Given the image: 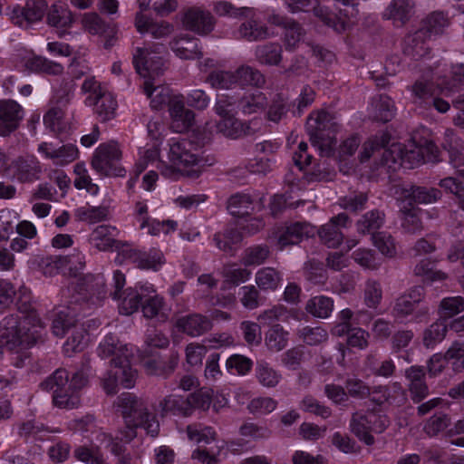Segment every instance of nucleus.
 <instances>
[{
    "label": "nucleus",
    "instance_id": "f257e3e1",
    "mask_svg": "<svg viewBox=\"0 0 464 464\" xmlns=\"http://www.w3.org/2000/svg\"><path fill=\"white\" fill-rule=\"evenodd\" d=\"M167 51L161 43H152L145 47H137L133 53V64L136 72L142 77L154 80L164 72V62L161 54ZM143 89L150 99L153 109H160L170 102L169 89L161 84L155 85L150 81H145Z\"/></svg>",
    "mask_w": 464,
    "mask_h": 464
},
{
    "label": "nucleus",
    "instance_id": "f03ea898",
    "mask_svg": "<svg viewBox=\"0 0 464 464\" xmlns=\"http://www.w3.org/2000/svg\"><path fill=\"white\" fill-rule=\"evenodd\" d=\"M97 353L102 359L111 357L110 364L114 368V371L108 372L107 377L102 379V388L107 394L117 393L119 382L127 389L134 386L138 373L130 366L132 352L128 345L121 343L115 335L110 334L100 343Z\"/></svg>",
    "mask_w": 464,
    "mask_h": 464
},
{
    "label": "nucleus",
    "instance_id": "7ed1b4c3",
    "mask_svg": "<svg viewBox=\"0 0 464 464\" xmlns=\"http://www.w3.org/2000/svg\"><path fill=\"white\" fill-rule=\"evenodd\" d=\"M22 316L8 315L0 323V346L8 352L28 349L41 339L40 319L35 312L18 308Z\"/></svg>",
    "mask_w": 464,
    "mask_h": 464
},
{
    "label": "nucleus",
    "instance_id": "20e7f679",
    "mask_svg": "<svg viewBox=\"0 0 464 464\" xmlns=\"http://www.w3.org/2000/svg\"><path fill=\"white\" fill-rule=\"evenodd\" d=\"M266 104L265 94L259 91L253 92H244L236 96L223 95L215 105L216 112L227 117L231 112L242 111L244 114L256 113L264 110ZM221 130L225 135L233 139H237L243 132V123L234 118H225L219 124Z\"/></svg>",
    "mask_w": 464,
    "mask_h": 464
},
{
    "label": "nucleus",
    "instance_id": "39448f33",
    "mask_svg": "<svg viewBox=\"0 0 464 464\" xmlns=\"http://www.w3.org/2000/svg\"><path fill=\"white\" fill-rule=\"evenodd\" d=\"M382 158L389 168L394 169L398 167L413 169L424 162H435L439 160V150L435 143L425 140L423 144L411 143L408 146L392 144L385 150Z\"/></svg>",
    "mask_w": 464,
    "mask_h": 464
},
{
    "label": "nucleus",
    "instance_id": "423d86ee",
    "mask_svg": "<svg viewBox=\"0 0 464 464\" xmlns=\"http://www.w3.org/2000/svg\"><path fill=\"white\" fill-rule=\"evenodd\" d=\"M115 404L121 411L125 423L141 426L153 438L159 435L160 423L156 416L150 412L143 399L130 392H123L117 398Z\"/></svg>",
    "mask_w": 464,
    "mask_h": 464
},
{
    "label": "nucleus",
    "instance_id": "0eeeda50",
    "mask_svg": "<svg viewBox=\"0 0 464 464\" xmlns=\"http://www.w3.org/2000/svg\"><path fill=\"white\" fill-rule=\"evenodd\" d=\"M430 307L426 301L425 289L421 285H415L399 295L393 303L392 315L397 321L402 322L410 315L417 323L428 320Z\"/></svg>",
    "mask_w": 464,
    "mask_h": 464
},
{
    "label": "nucleus",
    "instance_id": "6e6552de",
    "mask_svg": "<svg viewBox=\"0 0 464 464\" xmlns=\"http://www.w3.org/2000/svg\"><path fill=\"white\" fill-rule=\"evenodd\" d=\"M214 10L221 16L248 18L237 30V37L238 39L247 42H259L268 39L272 35L266 25L252 18L253 11L248 7L237 8L229 2L219 1L215 4Z\"/></svg>",
    "mask_w": 464,
    "mask_h": 464
},
{
    "label": "nucleus",
    "instance_id": "1a4fd4ad",
    "mask_svg": "<svg viewBox=\"0 0 464 464\" xmlns=\"http://www.w3.org/2000/svg\"><path fill=\"white\" fill-rule=\"evenodd\" d=\"M44 391L53 392V403L61 409H74L81 403L80 393L69 385V374L63 368L57 369L40 384Z\"/></svg>",
    "mask_w": 464,
    "mask_h": 464
},
{
    "label": "nucleus",
    "instance_id": "9d476101",
    "mask_svg": "<svg viewBox=\"0 0 464 464\" xmlns=\"http://www.w3.org/2000/svg\"><path fill=\"white\" fill-rule=\"evenodd\" d=\"M386 415L369 411L365 413L354 412L350 421L351 431L362 442L372 446L375 442L371 432L382 433L389 426Z\"/></svg>",
    "mask_w": 464,
    "mask_h": 464
},
{
    "label": "nucleus",
    "instance_id": "9b49d317",
    "mask_svg": "<svg viewBox=\"0 0 464 464\" xmlns=\"http://www.w3.org/2000/svg\"><path fill=\"white\" fill-rule=\"evenodd\" d=\"M72 302L97 306L106 296V283L102 274H86L77 277Z\"/></svg>",
    "mask_w": 464,
    "mask_h": 464
},
{
    "label": "nucleus",
    "instance_id": "f8f14e48",
    "mask_svg": "<svg viewBox=\"0 0 464 464\" xmlns=\"http://www.w3.org/2000/svg\"><path fill=\"white\" fill-rule=\"evenodd\" d=\"M121 160L119 144L111 140L99 145L93 154L92 166L102 176L124 177L126 169L121 166Z\"/></svg>",
    "mask_w": 464,
    "mask_h": 464
},
{
    "label": "nucleus",
    "instance_id": "ddd939ff",
    "mask_svg": "<svg viewBox=\"0 0 464 464\" xmlns=\"http://www.w3.org/2000/svg\"><path fill=\"white\" fill-rule=\"evenodd\" d=\"M391 192L398 200L413 206L432 204L442 197L439 188L417 186L412 183L394 184L391 187Z\"/></svg>",
    "mask_w": 464,
    "mask_h": 464
},
{
    "label": "nucleus",
    "instance_id": "4468645a",
    "mask_svg": "<svg viewBox=\"0 0 464 464\" xmlns=\"http://www.w3.org/2000/svg\"><path fill=\"white\" fill-rule=\"evenodd\" d=\"M333 126L328 112L321 111L311 113L306 121V130L312 143L318 145L322 150L324 146L335 144L336 139L329 131Z\"/></svg>",
    "mask_w": 464,
    "mask_h": 464
},
{
    "label": "nucleus",
    "instance_id": "2eb2a0df",
    "mask_svg": "<svg viewBox=\"0 0 464 464\" xmlns=\"http://www.w3.org/2000/svg\"><path fill=\"white\" fill-rule=\"evenodd\" d=\"M288 7L292 13L313 11L316 17L335 32L342 33L345 30V22L328 8L320 6L318 0H290Z\"/></svg>",
    "mask_w": 464,
    "mask_h": 464
},
{
    "label": "nucleus",
    "instance_id": "dca6fc26",
    "mask_svg": "<svg viewBox=\"0 0 464 464\" xmlns=\"http://www.w3.org/2000/svg\"><path fill=\"white\" fill-rule=\"evenodd\" d=\"M45 0H27L24 6H15L10 14L14 24L27 29L43 19L47 12Z\"/></svg>",
    "mask_w": 464,
    "mask_h": 464
},
{
    "label": "nucleus",
    "instance_id": "f3484780",
    "mask_svg": "<svg viewBox=\"0 0 464 464\" xmlns=\"http://www.w3.org/2000/svg\"><path fill=\"white\" fill-rule=\"evenodd\" d=\"M267 22L284 30V44L287 51L295 49L305 35L303 26L285 15L273 13L267 16Z\"/></svg>",
    "mask_w": 464,
    "mask_h": 464
},
{
    "label": "nucleus",
    "instance_id": "a211bd4d",
    "mask_svg": "<svg viewBox=\"0 0 464 464\" xmlns=\"http://www.w3.org/2000/svg\"><path fill=\"white\" fill-rule=\"evenodd\" d=\"M182 24L188 31L207 35L213 31L215 20L208 11L193 6L183 12Z\"/></svg>",
    "mask_w": 464,
    "mask_h": 464
},
{
    "label": "nucleus",
    "instance_id": "6ab92c4d",
    "mask_svg": "<svg viewBox=\"0 0 464 464\" xmlns=\"http://www.w3.org/2000/svg\"><path fill=\"white\" fill-rule=\"evenodd\" d=\"M169 160L178 167H189L201 162L199 148L193 141L182 139L170 145Z\"/></svg>",
    "mask_w": 464,
    "mask_h": 464
},
{
    "label": "nucleus",
    "instance_id": "aec40b11",
    "mask_svg": "<svg viewBox=\"0 0 464 464\" xmlns=\"http://www.w3.org/2000/svg\"><path fill=\"white\" fill-rule=\"evenodd\" d=\"M24 109L14 100H0V136L6 137L16 130L24 119Z\"/></svg>",
    "mask_w": 464,
    "mask_h": 464
},
{
    "label": "nucleus",
    "instance_id": "412c9836",
    "mask_svg": "<svg viewBox=\"0 0 464 464\" xmlns=\"http://www.w3.org/2000/svg\"><path fill=\"white\" fill-rule=\"evenodd\" d=\"M349 223H351V220L345 213H340L333 217L328 223L323 225L317 230L320 240L329 248L338 247L343 239L342 228Z\"/></svg>",
    "mask_w": 464,
    "mask_h": 464
},
{
    "label": "nucleus",
    "instance_id": "4be33fe9",
    "mask_svg": "<svg viewBox=\"0 0 464 464\" xmlns=\"http://www.w3.org/2000/svg\"><path fill=\"white\" fill-rule=\"evenodd\" d=\"M175 327L179 333L190 337H198L209 332L213 324L207 315L192 313L179 316L175 322Z\"/></svg>",
    "mask_w": 464,
    "mask_h": 464
},
{
    "label": "nucleus",
    "instance_id": "5701e85b",
    "mask_svg": "<svg viewBox=\"0 0 464 464\" xmlns=\"http://www.w3.org/2000/svg\"><path fill=\"white\" fill-rule=\"evenodd\" d=\"M404 376L408 381V391L411 401L414 403L424 401L429 395L425 367L412 365L405 370Z\"/></svg>",
    "mask_w": 464,
    "mask_h": 464
},
{
    "label": "nucleus",
    "instance_id": "b1692460",
    "mask_svg": "<svg viewBox=\"0 0 464 464\" xmlns=\"http://www.w3.org/2000/svg\"><path fill=\"white\" fill-rule=\"evenodd\" d=\"M122 255L140 269L157 271L165 263L163 253L156 248H151L149 251H140L128 246V247L122 249Z\"/></svg>",
    "mask_w": 464,
    "mask_h": 464
},
{
    "label": "nucleus",
    "instance_id": "393cba45",
    "mask_svg": "<svg viewBox=\"0 0 464 464\" xmlns=\"http://www.w3.org/2000/svg\"><path fill=\"white\" fill-rule=\"evenodd\" d=\"M314 234V227L306 222H295L283 227L277 237L280 249L295 246Z\"/></svg>",
    "mask_w": 464,
    "mask_h": 464
},
{
    "label": "nucleus",
    "instance_id": "a878e982",
    "mask_svg": "<svg viewBox=\"0 0 464 464\" xmlns=\"http://www.w3.org/2000/svg\"><path fill=\"white\" fill-rule=\"evenodd\" d=\"M116 227L108 225L97 226L90 235L91 244L100 251H108L116 248L122 253V249L128 247L127 243L114 238Z\"/></svg>",
    "mask_w": 464,
    "mask_h": 464
},
{
    "label": "nucleus",
    "instance_id": "bb28decb",
    "mask_svg": "<svg viewBox=\"0 0 464 464\" xmlns=\"http://www.w3.org/2000/svg\"><path fill=\"white\" fill-rule=\"evenodd\" d=\"M427 31L419 29L405 36L402 42V53L411 60L418 61L430 53Z\"/></svg>",
    "mask_w": 464,
    "mask_h": 464
},
{
    "label": "nucleus",
    "instance_id": "cd10ccee",
    "mask_svg": "<svg viewBox=\"0 0 464 464\" xmlns=\"http://www.w3.org/2000/svg\"><path fill=\"white\" fill-rule=\"evenodd\" d=\"M10 169L14 177L23 183L38 180L42 173L40 162L34 157H19L11 163Z\"/></svg>",
    "mask_w": 464,
    "mask_h": 464
},
{
    "label": "nucleus",
    "instance_id": "c85d7f7f",
    "mask_svg": "<svg viewBox=\"0 0 464 464\" xmlns=\"http://www.w3.org/2000/svg\"><path fill=\"white\" fill-rule=\"evenodd\" d=\"M408 88L411 92V102L415 106L425 110L431 108L433 95L436 92V86L432 79L420 77Z\"/></svg>",
    "mask_w": 464,
    "mask_h": 464
},
{
    "label": "nucleus",
    "instance_id": "c756f323",
    "mask_svg": "<svg viewBox=\"0 0 464 464\" xmlns=\"http://www.w3.org/2000/svg\"><path fill=\"white\" fill-rule=\"evenodd\" d=\"M412 0H392L383 13V17L392 20L396 25L405 24L414 13Z\"/></svg>",
    "mask_w": 464,
    "mask_h": 464
},
{
    "label": "nucleus",
    "instance_id": "7c9ffc66",
    "mask_svg": "<svg viewBox=\"0 0 464 464\" xmlns=\"http://www.w3.org/2000/svg\"><path fill=\"white\" fill-rule=\"evenodd\" d=\"M47 24L55 28H70L75 21V15L66 4L56 2L46 13Z\"/></svg>",
    "mask_w": 464,
    "mask_h": 464
},
{
    "label": "nucleus",
    "instance_id": "2f4dec72",
    "mask_svg": "<svg viewBox=\"0 0 464 464\" xmlns=\"http://www.w3.org/2000/svg\"><path fill=\"white\" fill-rule=\"evenodd\" d=\"M255 57L262 65L278 66L283 60V46L277 42H267L256 45Z\"/></svg>",
    "mask_w": 464,
    "mask_h": 464
},
{
    "label": "nucleus",
    "instance_id": "473e14b6",
    "mask_svg": "<svg viewBox=\"0 0 464 464\" xmlns=\"http://www.w3.org/2000/svg\"><path fill=\"white\" fill-rule=\"evenodd\" d=\"M32 268H37L45 276H53L66 268V259L62 256H34L29 260Z\"/></svg>",
    "mask_w": 464,
    "mask_h": 464
},
{
    "label": "nucleus",
    "instance_id": "72a5a7b5",
    "mask_svg": "<svg viewBox=\"0 0 464 464\" xmlns=\"http://www.w3.org/2000/svg\"><path fill=\"white\" fill-rule=\"evenodd\" d=\"M421 209L413 205L404 204L400 209L401 226L405 233L416 234L423 228L420 219Z\"/></svg>",
    "mask_w": 464,
    "mask_h": 464
},
{
    "label": "nucleus",
    "instance_id": "f704fd0d",
    "mask_svg": "<svg viewBox=\"0 0 464 464\" xmlns=\"http://www.w3.org/2000/svg\"><path fill=\"white\" fill-rule=\"evenodd\" d=\"M171 50L181 59L200 58L202 53L198 47V39L189 36L180 37L170 43Z\"/></svg>",
    "mask_w": 464,
    "mask_h": 464
},
{
    "label": "nucleus",
    "instance_id": "c9c22d12",
    "mask_svg": "<svg viewBox=\"0 0 464 464\" xmlns=\"http://www.w3.org/2000/svg\"><path fill=\"white\" fill-rule=\"evenodd\" d=\"M159 410L163 417L168 413L180 416H190V408L187 403V398L180 395L169 394L159 402Z\"/></svg>",
    "mask_w": 464,
    "mask_h": 464
},
{
    "label": "nucleus",
    "instance_id": "e433bc0d",
    "mask_svg": "<svg viewBox=\"0 0 464 464\" xmlns=\"http://www.w3.org/2000/svg\"><path fill=\"white\" fill-rule=\"evenodd\" d=\"M373 121L386 123L392 121L396 114L394 102L387 95H380L372 102Z\"/></svg>",
    "mask_w": 464,
    "mask_h": 464
},
{
    "label": "nucleus",
    "instance_id": "4c0bfd02",
    "mask_svg": "<svg viewBox=\"0 0 464 464\" xmlns=\"http://www.w3.org/2000/svg\"><path fill=\"white\" fill-rule=\"evenodd\" d=\"M94 110L101 121H106L114 118L117 102L114 97L105 92H100L93 101Z\"/></svg>",
    "mask_w": 464,
    "mask_h": 464
},
{
    "label": "nucleus",
    "instance_id": "58836bf2",
    "mask_svg": "<svg viewBox=\"0 0 464 464\" xmlns=\"http://www.w3.org/2000/svg\"><path fill=\"white\" fill-rule=\"evenodd\" d=\"M237 83L241 86L262 87L266 83V78L256 68L249 65H241L236 71Z\"/></svg>",
    "mask_w": 464,
    "mask_h": 464
},
{
    "label": "nucleus",
    "instance_id": "ea45409f",
    "mask_svg": "<svg viewBox=\"0 0 464 464\" xmlns=\"http://www.w3.org/2000/svg\"><path fill=\"white\" fill-rule=\"evenodd\" d=\"M255 281L263 291L276 290L282 281V275L273 267H263L256 273Z\"/></svg>",
    "mask_w": 464,
    "mask_h": 464
},
{
    "label": "nucleus",
    "instance_id": "a19ab883",
    "mask_svg": "<svg viewBox=\"0 0 464 464\" xmlns=\"http://www.w3.org/2000/svg\"><path fill=\"white\" fill-rule=\"evenodd\" d=\"M25 66L34 72H42L49 75H60L63 72V66L56 62L50 61L42 56H34L26 61Z\"/></svg>",
    "mask_w": 464,
    "mask_h": 464
},
{
    "label": "nucleus",
    "instance_id": "79ce46f5",
    "mask_svg": "<svg viewBox=\"0 0 464 464\" xmlns=\"http://www.w3.org/2000/svg\"><path fill=\"white\" fill-rule=\"evenodd\" d=\"M288 335L289 333L281 324H274L266 333V345L270 351H282L288 343Z\"/></svg>",
    "mask_w": 464,
    "mask_h": 464
},
{
    "label": "nucleus",
    "instance_id": "37998d69",
    "mask_svg": "<svg viewBox=\"0 0 464 464\" xmlns=\"http://www.w3.org/2000/svg\"><path fill=\"white\" fill-rule=\"evenodd\" d=\"M260 289L253 285L241 286L238 289L240 304L247 310H254L265 303L266 298L261 295Z\"/></svg>",
    "mask_w": 464,
    "mask_h": 464
},
{
    "label": "nucleus",
    "instance_id": "c03bdc74",
    "mask_svg": "<svg viewBox=\"0 0 464 464\" xmlns=\"http://www.w3.org/2000/svg\"><path fill=\"white\" fill-rule=\"evenodd\" d=\"M334 309V301L332 298L318 295L311 298L305 305L308 314L319 317L327 318Z\"/></svg>",
    "mask_w": 464,
    "mask_h": 464
},
{
    "label": "nucleus",
    "instance_id": "a18cd8bd",
    "mask_svg": "<svg viewBox=\"0 0 464 464\" xmlns=\"http://www.w3.org/2000/svg\"><path fill=\"white\" fill-rule=\"evenodd\" d=\"M256 377L258 382L266 388L276 387L281 381V374L266 362H257Z\"/></svg>",
    "mask_w": 464,
    "mask_h": 464
},
{
    "label": "nucleus",
    "instance_id": "49530a36",
    "mask_svg": "<svg viewBox=\"0 0 464 464\" xmlns=\"http://www.w3.org/2000/svg\"><path fill=\"white\" fill-rule=\"evenodd\" d=\"M89 342L86 329L82 325H75L72 328V333L64 343V352L77 353L83 350Z\"/></svg>",
    "mask_w": 464,
    "mask_h": 464
},
{
    "label": "nucleus",
    "instance_id": "de8ad7c7",
    "mask_svg": "<svg viewBox=\"0 0 464 464\" xmlns=\"http://www.w3.org/2000/svg\"><path fill=\"white\" fill-rule=\"evenodd\" d=\"M448 325L442 320H438L430 324L423 332V345L430 349L433 348L437 343H440L446 336Z\"/></svg>",
    "mask_w": 464,
    "mask_h": 464
},
{
    "label": "nucleus",
    "instance_id": "09e8293b",
    "mask_svg": "<svg viewBox=\"0 0 464 464\" xmlns=\"http://www.w3.org/2000/svg\"><path fill=\"white\" fill-rule=\"evenodd\" d=\"M75 216L80 221L94 224L106 220L109 217V209L104 206H85L77 208Z\"/></svg>",
    "mask_w": 464,
    "mask_h": 464
},
{
    "label": "nucleus",
    "instance_id": "8fccbe9b",
    "mask_svg": "<svg viewBox=\"0 0 464 464\" xmlns=\"http://www.w3.org/2000/svg\"><path fill=\"white\" fill-rule=\"evenodd\" d=\"M252 204L249 195L237 193L228 198L227 208L235 217H244L253 209Z\"/></svg>",
    "mask_w": 464,
    "mask_h": 464
},
{
    "label": "nucleus",
    "instance_id": "3c124183",
    "mask_svg": "<svg viewBox=\"0 0 464 464\" xmlns=\"http://www.w3.org/2000/svg\"><path fill=\"white\" fill-rule=\"evenodd\" d=\"M450 21L443 12L435 11L430 14L422 22V28L427 31V37L430 34H441L449 25Z\"/></svg>",
    "mask_w": 464,
    "mask_h": 464
},
{
    "label": "nucleus",
    "instance_id": "603ef678",
    "mask_svg": "<svg viewBox=\"0 0 464 464\" xmlns=\"http://www.w3.org/2000/svg\"><path fill=\"white\" fill-rule=\"evenodd\" d=\"M223 276L225 282L237 286L248 281L251 277L252 272L247 269V266L239 267L237 264H227L223 267Z\"/></svg>",
    "mask_w": 464,
    "mask_h": 464
},
{
    "label": "nucleus",
    "instance_id": "864d4df0",
    "mask_svg": "<svg viewBox=\"0 0 464 464\" xmlns=\"http://www.w3.org/2000/svg\"><path fill=\"white\" fill-rule=\"evenodd\" d=\"M269 255L270 251L267 246H254L245 249L241 263L245 266H260L268 258Z\"/></svg>",
    "mask_w": 464,
    "mask_h": 464
},
{
    "label": "nucleus",
    "instance_id": "5fc2aeb1",
    "mask_svg": "<svg viewBox=\"0 0 464 464\" xmlns=\"http://www.w3.org/2000/svg\"><path fill=\"white\" fill-rule=\"evenodd\" d=\"M119 311L121 314L130 315L138 311L141 304V295L134 289L128 288L121 293Z\"/></svg>",
    "mask_w": 464,
    "mask_h": 464
},
{
    "label": "nucleus",
    "instance_id": "6e6d98bb",
    "mask_svg": "<svg viewBox=\"0 0 464 464\" xmlns=\"http://www.w3.org/2000/svg\"><path fill=\"white\" fill-rule=\"evenodd\" d=\"M384 218L383 212L378 209L371 210L357 221V229L362 234L379 229L383 225Z\"/></svg>",
    "mask_w": 464,
    "mask_h": 464
},
{
    "label": "nucleus",
    "instance_id": "4d7b16f0",
    "mask_svg": "<svg viewBox=\"0 0 464 464\" xmlns=\"http://www.w3.org/2000/svg\"><path fill=\"white\" fill-rule=\"evenodd\" d=\"M208 82L216 89H230L237 84L235 72L215 70L207 77Z\"/></svg>",
    "mask_w": 464,
    "mask_h": 464
},
{
    "label": "nucleus",
    "instance_id": "13d9d810",
    "mask_svg": "<svg viewBox=\"0 0 464 464\" xmlns=\"http://www.w3.org/2000/svg\"><path fill=\"white\" fill-rule=\"evenodd\" d=\"M213 391L209 389H200L190 393L187 397V403L190 408V415L195 409L207 411L212 403Z\"/></svg>",
    "mask_w": 464,
    "mask_h": 464
},
{
    "label": "nucleus",
    "instance_id": "bf43d9fd",
    "mask_svg": "<svg viewBox=\"0 0 464 464\" xmlns=\"http://www.w3.org/2000/svg\"><path fill=\"white\" fill-rule=\"evenodd\" d=\"M450 418L448 414L438 412L432 415L424 424L423 431L429 437H435L445 430L450 425Z\"/></svg>",
    "mask_w": 464,
    "mask_h": 464
},
{
    "label": "nucleus",
    "instance_id": "052dcab7",
    "mask_svg": "<svg viewBox=\"0 0 464 464\" xmlns=\"http://www.w3.org/2000/svg\"><path fill=\"white\" fill-rule=\"evenodd\" d=\"M75 325L74 318L66 311L61 310L57 312L53 319L52 331L57 337H63L66 332Z\"/></svg>",
    "mask_w": 464,
    "mask_h": 464
},
{
    "label": "nucleus",
    "instance_id": "680f3d73",
    "mask_svg": "<svg viewBox=\"0 0 464 464\" xmlns=\"http://www.w3.org/2000/svg\"><path fill=\"white\" fill-rule=\"evenodd\" d=\"M188 437L198 443L211 444L216 441V432L211 427L201 428L193 424L187 427Z\"/></svg>",
    "mask_w": 464,
    "mask_h": 464
},
{
    "label": "nucleus",
    "instance_id": "e2e57ef3",
    "mask_svg": "<svg viewBox=\"0 0 464 464\" xmlns=\"http://www.w3.org/2000/svg\"><path fill=\"white\" fill-rule=\"evenodd\" d=\"M300 339L308 345H318L328 339V334L322 327H304L298 331Z\"/></svg>",
    "mask_w": 464,
    "mask_h": 464
},
{
    "label": "nucleus",
    "instance_id": "0e129e2a",
    "mask_svg": "<svg viewBox=\"0 0 464 464\" xmlns=\"http://www.w3.org/2000/svg\"><path fill=\"white\" fill-rule=\"evenodd\" d=\"M464 311V298L461 296L445 297L440 301V314L450 318Z\"/></svg>",
    "mask_w": 464,
    "mask_h": 464
},
{
    "label": "nucleus",
    "instance_id": "69168bd1",
    "mask_svg": "<svg viewBox=\"0 0 464 464\" xmlns=\"http://www.w3.org/2000/svg\"><path fill=\"white\" fill-rule=\"evenodd\" d=\"M142 312L145 317L152 319L157 316L166 318L167 315L163 313L164 301L163 298L155 295L145 299L142 305Z\"/></svg>",
    "mask_w": 464,
    "mask_h": 464
},
{
    "label": "nucleus",
    "instance_id": "338daca9",
    "mask_svg": "<svg viewBox=\"0 0 464 464\" xmlns=\"http://www.w3.org/2000/svg\"><path fill=\"white\" fill-rule=\"evenodd\" d=\"M373 245L379 251L389 257H392L396 254V246L393 237L387 232L375 233L372 237Z\"/></svg>",
    "mask_w": 464,
    "mask_h": 464
},
{
    "label": "nucleus",
    "instance_id": "774afa93",
    "mask_svg": "<svg viewBox=\"0 0 464 464\" xmlns=\"http://www.w3.org/2000/svg\"><path fill=\"white\" fill-rule=\"evenodd\" d=\"M345 389L347 396L349 395L359 400L369 398L372 394L371 387L358 378L347 379L345 381Z\"/></svg>",
    "mask_w": 464,
    "mask_h": 464
}]
</instances>
